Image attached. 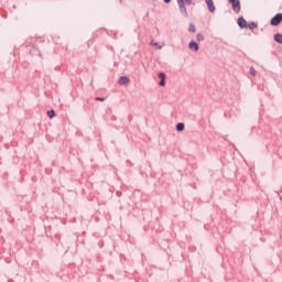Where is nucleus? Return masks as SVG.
<instances>
[{"mask_svg":"<svg viewBox=\"0 0 282 282\" xmlns=\"http://www.w3.org/2000/svg\"><path fill=\"white\" fill-rule=\"evenodd\" d=\"M254 28H257V24H256V23H250V24H249V29H250V30H254Z\"/></svg>","mask_w":282,"mask_h":282,"instance_id":"nucleus-16","label":"nucleus"},{"mask_svg":"<svg viewBox=\"0 0 282 282\" xmlns=\"http://www.w3.org/2000/svg\"><path fill=\"white\" fill-rule=\"evenodd\" d=\"M238 25L239 28H248V22H246V19L243 17L238 19Z\"/></svg>","mask_w":282,"mask_h":282,"instance_id":"nucleus-7","label":"nucleus"},{"mask_svg":"<svg viewBox=\"0 0 282 282\" xmlns=\"http://www.w3.org/2000/svg\"><path fill=\"white\" fill-rule=\"evenodd\" d=\"M184 123H177L176 124V131H184Z\"/></svg>","mask_w":282,"mask_h":282,"instance_id":"nucleus-10","label":"nucleus"},{"mask_svg":"<svg viewBox=\"0 0 282 282\" xmlns=\"http://www.w3.org/2000/svg\"><path fill=\"white\" fill-rule=\"evenodd\" d=\"M151 45H153L154 47H156V50H162V46H160L159 44H158V42H151Z\"/></svg>","mask_w":282,"mask_h":282,"instance_id":"nucleus-14","label":"nucleus"},{"mask_svg":"<svg viewBox=\"0 0 282 282\" xmlns=\"http://www.w3.org/2000/svg\"><path fill=\"white\" fill-rule=\"evenodd\" d=\"M47 116L48 118H54V116H56V112L54 110H48Z\"/></svg>","mask_w":282,"mask_h":282,"instance_id":"nucleus-12","label":"nucleus"},{"mask_svg":"<svg viewBox=\"0 0 282 282\" xmlns=\"http://www.w3.org/2000/svg\"><path fill=\"white\" fill-rule=\"evenodd\" d=\"M188 48L193 52H199V44H197L195 41H191L188 43Z\"/></svg>","mask_w":282,"mask_h":282,"instance_id":"nucleus-4","label":"nucleus"},{"mask_svg":"<svg viewBox=\"0 0 282 282\" xmlns=\"http://www.w3.org/2000/svg\"><path fill=\"white\" fill-rule=\"evenodd\" d=\"M274 41H275L276 43H280V45H282V34H281V33H276V34L274 35Z\"/></svg>","mask_w":282,"mask_h":282,"instance_id":"nucleus-8","label":"nucleus"},{"mask_svg":"<svg viewBox=\"0 0 282 282\" xmlns=\"http://www.w3.org/2000/svg\"><path fill=\"white\" fill-rule=\"evenodd\" d=\"M164 3H171V0H163Z\"/></svg>","mask_w":282,"mask_h":282,"instance_id":"nucleus-18","label":"nucleus"},{"mask_svg":"<svg viewBox=\"0 0 282 282\" xmlns=\"http://www.w3.org/2000/svg\"><path fill=\"white\" fill-rule=\"evenodd\" d=\"M188 32H193V33L196 32V29H195V25H194V24H189V26H188Z\"/></svg>","mask_w":282,"mask_h":282,"instance_id":"nucleus-13","label":"nucleus"},{"mask_svg":"<svg viewBox=\"0 0 282 282\" xmlns=\"http://www.w3.org/2000/svg\"><path fill=\"white\" fill-rule=\"evenodd\" d=\"M127 83H129V79L127 77L119 78V85H127Z\"/></svg>","mask_w":282,"mask_h":282,"instance_id":"nucleus-9","label":"nucleus"},{"mask_svg":"<svg viewBox=\"0 0 282 282\" xmlns=\"http://www.w3.org/2000/svg\"><path fill=\"white\" fill-rule=\"evenodd\" d=\"M96 100H98L99 102H105V98L102 97H96Z\"/></svg>","mask_w":282,"mask_h":282,"instance_id":"nucleus-17","label":"nucleus"},{"mask_svg":"<svg viewBox=\"0 0 282 282\" xmlns=\"http://www.w3.org/2000/svg\"><path fill=\"white\" fill-rule=\"evenodd\" d=\"M250 74L251 76H257V70L254 69V67L250 68Z\"/></svg>","mask_w":282,"mask_h":282,"instance_id":"nucleus-15","label":"nucleus"},{"mask_svg":"<svg viewBox=\"0 0 282 282\" xmlns=\"http://www.w3.org/2000/svg\"><path fill=\"white\" fill-rule=\"evenodd\" d=\"M181 14L183 17L188 18V11L186 10V6H191L193 0H176Z\"/></svg>","mask_w":282,"mask_h":282,"instance_id":"nucleus-1","label":"nucleus"},{"mask_svg":"<svg viewBox=\"0 0 282 282\" xmlns=\"http://www.w3.org/2000/svg\"><path fill=\"white\" fill-rule=\"evenodd\" d=\"M282 22V13H276L275 17L271 19V25H279Z\"/></svg>","mask_w":282,"mask_h":282,"instance_id":"nucleus-3","label":"nucleus"},{"mask_svg":"<svg viewBox=\"0 0 282 282\" xmlns=\"http://www.w3.org/2000/svg\"><path fill=\"white\" fill-rule=\"evenodd\" d=\"M231 3L232 10L237 13L241 12V2L239 0H228Z\"/></svg>","mask_w":282,"mask_h":282,"instance_id":"nucleus-2","label":"nucleus"},{"mask_svg":"<svg viewBox=\"0 0 282 282\" xmlns=\"http://www.w3.org/2000/svg\"><path fill=\"white\" fill-rule=\"evenodd\" d=\"M205 3L209 12H215L216 8H215V2L213 0H205Z\"/></svg>","mask_w":282,"mask_h":282,"instance_id":"nucleus-5","label":"nucleus"},{"mask_svg":"<svg viewBox=\"0 0 282 282\" xmlns=\"http://www.w3.org/2000/svg\"><path fill=\"white\" fill-rule=\"evenodd\" d=\"M196 41H198V42L204 41V35H203L202 33H198V34L196 35Z\"/></svg>","mask_w":282,"mask_h":282,"instance_id":"nucleus-11","label":"nucleus"},{"mask_svg":"<svg viewBox=\"0 0 282 282\" xmlns=\"http://www.w3.org/2000/svg\"><path fill=\"white\" fill-rule=\"evenodd\" d=\"M159 78H160V87H164V85H166V83L164 82L166 79V75L164 73H160L159 74Z\"/></svg>","mask_w":282,"mask_h":282,"instance_id":"nucleus-6","label":"nucleus"}]
</instances>
